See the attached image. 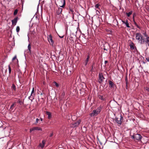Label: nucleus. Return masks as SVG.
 I'll return each mask as SVG.
<instances>
[{
  "instance_id": "obj_38",
  "label": "nucleus",
  "mask_w": 149,
  "mask_h": 149,
  "mask_svg": "<svg viewBox=\"0 0 149 149\" xmlns=\"http://www.w3.org/2000/svg\"><path fill=\"white\" fill-rule=\"evenodd\" d=\"M16 58V56H15L12 59V60H15Z\"/></svg>"
},
{
  "instance_id": "obj_1",
  "label": "nucleus",
  "mask_w": 149,
  "mask_h": 149,
  "mask_svg": "<svg viewBox=\"0 0 149 149\" xmlns=\"http://www.w3.org/2000/svg\"><path fill=\"white\" fill-rule=\"evenodd\" d=\"M102 108L103 106L100 105L96 109L93 110L91 113L90 114V116L92 117L97 116L100 113Z\"/></svg>"
},
{
  "instance_id": "obj_39",
  "label": "nucleus",
  "mask_w": 149,
  "mask_h": 149,
  "mask_svg": "<svg viewBox=\"0 0 149 149\" xmlns=\"http://www.w3.org/2000/svg\"><path fill=\"white\" fill-rule=\"evenodd\" d=\"M53 135V133H51V134H50V135H49V136H50V137H52Z\"/></svg>"
},
{
  "instance_id": "obj_29",
  "label": "nucleus",
  "mask_w": 149,
  "mask_h": 149,
  "mask_svg": "<svg viewBox=\"0 0 149 149\" xmlns=\"http://www.w3.org/2000/svg\"><path fill=\"white\" fill-rule=\"evenodd\" d=\"M17 12H18V10H15V11H14V12L13 13V14L14 15H16L17 13Z\"/></svg>"
},
{
  "instance_id": "obj_9",
  "label": "nucleus",
  "mask_w": 149,
  "mask_h": 149,
  "mask_svg": "<svg viewBox=\"0 0 149 149\" xmlns=\"http://www.w3.org/2000/svg\"><path fill=\"white\" fill-rule=\"evenodd\" d=\"M37 130L42 131V129L41 127H34L30 129V132H31L33 131Z\"/></svg>"
},
{
  "instance_id": "obj_47",
  "label": "nucleus",
  "mask_w": 149,
  "mask_h": 149,
  "mask_svg": "<svg viewBox=\"0 0 149 149\" xmlns=\"http://www.w3.org/2000/svg\"><path fill=\"white\" fill-rule=\"evenodd\" d=\"M148 146L149 147V144H148V145L147 146H146V148L147 146Z\"/></svg>"
},
{
  "instance_id": "obj_14",
  "label": "nucleus",
  "mask_w": 149,
  "mask_h": 149,
  "mask_svg": "<svg viewBox=\"0 0 149 149\" xmlns=\"http://www.w3.org/2000/svg\"><path fill=\"white\" fill-rule=\"evenodd\" d=\"M89 56H88L87 57L86 59V60L84 62V64L85 65V66L87 65L88 62V61L89 60Z\"/></svg>"
},
{
  "instance_id": "obj_20",
  "label": "nucleus",
  "mask_w": 149,
  "mask_h": 149,
  "mask_svg": "<svg viewBox=\"0 0 149 149\" xmlns=\"http://www.w3.org/2000/svg\"><path fill=\"white\" fill-rule=\"evenodd\" d=\"M39 123L40 124V119H38V118H37L36 119V121L34 123V124L35 125H37L38 123Z\"/></svg>"
},
{
  "instance_id": "obj_24",
  "label": "nucleus",
  "mask_w": 149,
  "mask_h": 149,
  "mask_svg": "<svg viewBox=\"0 0 149 149\" xmlns=\"http://www.w3.org/2000/svg\"><path fill=\"white\" fill-rule=\"evenodd\" d=\"M16 104V102H14L13 103V104L10 107V109H11V110H13V107L15 106V105Z\"/></svg>"
},
{
  "instance_id": "obj_26",
  "label": "nucleus",
  "mask_w": 149,
  "mask_h": 149,
  "mask_svg": "<svg viewBox=\"0 0 149 149\" xmlns=\"http://www.w3.org/2000/svg\"><path fill=\"white\" fill-rule=\"evenodd\" d=\"M53 84L54 85H55L58 88L59 87V84L56 82L54 81Z\"/></svg>"
},
{
  "instance_id": "obj_8",
  "label": "nucleus",
  "mask_w": 149,
  "mask_h": 149,
  "mask_svg": "<svg viewBox=\"0 0 149 149\" xmlns=\"http://www.w3.org/2000/svg\"><path fill=\"white\" fill-rule=\"evenodd\" d=\"M58 5L60 7L64 8L65 5V0H59Z\"/></svg>"
},
{
  "instance_id": "obj_40",
  "label": "nucleus",
  "mask_w": 149,
  "mask_h": 149,
  "mask_svg": "<svg viewBox=\"0 0 149 149\" xmlns=\"http://www.w3.org/2000/svg\"><path fill=\"white\" fill-rule=\"evenodd\" d=\"M146 90L149 92V88H146Z\"/></svg>"
},
{
  "instance_id": "obj_30",
  "label": "nucleus",
  "mask_w": 149,
  "mask_h": 149,
  "mask_svg": "<svg viewBox=\"0 0 149 149\" xmlns=\"http://www.w3.org/2000/svg\"><path fill=\"white\" fill-rule=\"evenodd\" d=\"M99 6H100V5L99 4H97L95 5V7L96 8L99 9Z\"/></svg>"
},
{
  "instance_id": "obj_28",
  "label": "nucleus",
  "mask_w": 149,
  "mask_h": 149,
  "mask_svg": "<svg viewBox=\"0 0 149 149\" xmlns=\"http://www.w3.org/2000/svg\"><path fill=\"white\" fill-rule=\"evenodd\" d=\"M16 30L17 32V33H18L19 31V30H20V28L19 26H17V27L16 29Z\"/></svg>"
},
{
  "instance_id": "obj_27",
  "label": "nucleus",
  "mask_w": 149,
  "mask_h": 149,
  "mask_svg": "<svg viewBox=\"0 0 149 149\" xmlns=\"http://www.w3.org/2000/svg\"><path fill=\"white\" fill-rule=\"evenodd\" d=\"M31 46L30 44H29L28 46V49L29 50V52H31Z\"/></svg>"
},
{
  "instance_id": "obj_10",
  "label": "nucleus",
  "mask_w": 149,
  "mask_h": 149,
  "mask_svg": "<svg viewBox=\"0 0 149 149\" xmlns=\"http://www.w3.org/2000/svg\"><path fill=\"white\" fill-rule=\"evenodd\" d=\"M48 39L50 45H53L54 42L52 40V37L51 35H49L48 37Z\"/></svg>"
},
{
  "instance_id": "obj_46",
  "label": "nucleus",
  "mask_w": 149,
  "mask_h": 149,
  "mask_svg": "<svg viewBox=\"0 0 149 149\" xmlns=\"http://www.w3.org/2000/svg\"><path fill=\"white\" fill-rule=\"evenodd\" d=\"M59 37L61 38H63V36H59Z\"/></svg>"
},
{
  "instance_id": "obj_5",
  "label": "nucleus",
  "mask_w": 149,
  "mask_h": 149,
  "mask_svg": "<svg viewBox=\"0 0 149 149\" xmlns=\"http://www.w3.org/2000/svg\"><path fill=\"white\" fill-rule=\"evenodd\" d=\"M123 119V117L121 116H120L119 117H116L115 118V121L118 124L120 125L122 123L121 120Z\"/></svg>"
},
{
  "instance_id": "obj_37",
  "label": "nucleus",
  "mask_w": 149,
  "mask_h": 149,
  "mask_svg": "<svg viewBox=\"0 0 149 149\" xmlns=\"http://www.w3.org/2000/svg\"><path fill=\"white\" fill-rule=\"evenodd\" d=\"M130 47L131 48H132V49H134V47L132 45H130Z\"/></svg>"
},
{
  "instance_id": "obj_44",
  "label": "nucleus",
  "mask_w": 149,
  "mask_h": 149,
  "mask_svg": "<svg viewBox=\"0 0 149 149\" xmlns=\"http://www.w3.org/2000/svg\"><path fill=\"white\" fill-rule=\"evenodd\" d=\"M146 59L148 61H149V58H146Z\"/></svg>"
},
{
  "instance_id": "obj_3",
  "label": "nucleus",
  "mask_w": 149,
  "mask_h": 149,
  "mask_svg": "<svg viewBox=\"0 0 149 149\" xmlns=\"http://www.w3.org/2000/svg\"><path fill=\"white\" fill-rule=\"evenodd\" d=\"M132 138L134 139L135 140L139 141L140 140L142 136L140 134H135L131 136Z\"/></svg>"
},
{
  "instance_id": "obj_34",
  "label": "nucleus",
  "mask_w": 149,
  "mask_h": 149,
  "mask_svg": "<svg viewBox=\"0 0 149 149\" xmlns=\"http://www.w3.org/2000/svg\"><path fill=\"white\" fill-rule=\"evenodd\" d=\"M65 95V93L64 91H63L61 94V96L62 97H63Z\"/></svg>"
},
{
  "instance_id": "obj_11",
  "label": "nucleus",
  "mask_w": 149,
  "mask_h": 149,
  "mask_svg": "<svg viewBox=\"0 0 149 149\" xmlns=\"http://www.w3.org/2000/svg\"><path fill=\"white\" fill-rule=\"evenodd\" d=\"M45 141L44 140H43L41 143H40L38 147H40L41 148H43L45 146Z\"/></svg>"
},
{
  "instance_id": "obj_17",
  "label": "nucleus",
  "mask_w": 149,
  "mask_h": 149,
  "mask_svg": "<svg viewBox=\"0 0 149 149\" xmlns=\"http://www.w3.org/2000/svg\"><path fill=\"white\" fill-rule=\"evenodd\" d=\"M35 95V94H33L32 95L31 94L30 96L28 98L31 100V102H32L33 100L34 99Z\"/></svg>"
},
{
  "instance_id": "obj_6",
  "label": "nucleus",
  "mask_w": 149,
  "mask_h": 149,
  "mask_svg": "<svg viewBox=\"0 0 149 149\" xmlns=\"http://www.w3.org/2000/svg\"><path fill=\"white\" fill-rule=\"evenodd\" d=\"M99 79L98 82L99 83H101L103 81L105 78H104L103 74L102 73H99Z\"/></svg>"
},
{
  "instance_id": "obj_23",
  "label": "nucleus",
  "mask_w": 149,
  "mask_h": 149,
  "mask_svg": "<svg viewBox=\"0 0 149 149\" xmlns=\"http://www.w3.org/2000/svg\"><path fill=\"white\" fill-rule=\"evenodd\" d=\"M132 13V11H131L128 13H127L126 14L128 17H129Z\"/></svg>"
},
{
  "instance_id": "obj_42",
  "label": "nucleus",
  "mask_w": 149,
  "mask_h": 149,
  "mask_svg": "<svg viewBox=\"0 0 149 149\" xmlns=\"http://www.w3.org/2000/svg\"><path fill=\"white\" fill-rule=\"evenodd\" d=\"M40 121L42 122V121H43V119L41 118H40Z\"/></svg>"
},
{
  "instance_id": "obj_7",
  "label": "nucleus",
  "mask_w": 149,
  "mask_h": 149,
  "mask_svg": "<svg viewBox=\"0 0 149 149\" xmlns=\"http://www.w3.org/2000/svg\"><path fill=\"white\" fill-rule=\"evenodd\" d=\"M81 120H78L76 121L75 122L72 123L71 124V126L72 127H77L78 126L79 124L81 122Z\"/></svg>"
},
{
  "instance_id": "obj_12",
  "label": "nucleus",
  "mask_w": 149,
  "mask_h": 149,
  "mask_svg": "<svg viewBox=\"0 0 149 149\" xmlns=\"http://www.w3.org/2000/svg\"><path fill=\"white\" fill-rule=\"evenodd\" d=\"M62 11V8H58L56 11V15H59L61 13Z\"/></svg>"
},
{
  "instance_id": "obj_35",
  "label": "nucleus",
  "mask_w": 149,
  "mask_h": 149,
  "mask_svg": "<svg viewBox=\"0 0 149 149\" xmlns=\"http://www.w3.org/2000/svg\"><path fill=\"white\" fill-rule=\"evenodd\" d=\"M134 17L133 16V19H134ZM133 21H134V25L136 26V25H137V24L136 23V22H135V21H134V19H133Z\"/></svg>"
},
{
  "instance_id": "obj_4",
  "label": "nucleus",
  "mask_w": 149,
  "mask_h": 149,
  "mask_svg": "<svg viewBox=\"0 0 149 149\" xmlns=\"http://www.w3.org/2000/svg\"><path fill=\"white\" fill-rule=\"evenodd\" d=\"M143 38L140 33H137L136 34V39L140 43H141V40L143 39Z\"/></svg>"
},
{
  "instance_id": "obj_41",
  "label": "nucleus",
  "mask_w": 149,
  "mask_h": 149,
  "mask_svg": "<svg viewBox=\"0 0 149 149\" xmlns=\"http://www.w3.org/2000/svg\"><path fill=\"white\" fill-rule=\"evenodd\" d=\"M138 28L140 29V27L137 24L136 26Z\"/></svg>"
},
{
  "instance_id": "obj_19",
  "label": "nucleus",
  "mask_w": 149,
  "mask_h": 149,
  "mask_svg": "<svg viewBox=\"0 0 149 149\" xmlns=\"http://www.w3.org/2000/svg\"><path fill=\"white\" fill-rule=\"evenodd\" d=\"M98 96L99 98L101 100L104 101L105 100V98L103 97L102 95H99Z\"/></svg>"
},
{
  "instance_id": "obj_13",
  "label": "nucleus",
  "mask_w": 149,
  "mask_h": 149,
  "mask_svg": "<svg viewBox=\"0 0 149 149\" xmlns=\"http://www.w3.org/2000/svg\"><path fill=\"white\" fill-rule=\"evenodd\" d=\"M18 17H17L13 19L12 20V24L13 25H16L17 22Z\"/></svg>"
},
{
  "instance_id": "obj_36",
  "label": "nucleus",
  "mask_w": 149,
  "mask_h": 149,
  "mask_svg": "<svg viewBox=\"0 0 149 149\" xmlns=\"http://www.w3.org/2000/svg\"><path fill=\"white\" fill-rule=\"evenodd\" d=\"M17 102L19 103L20 104H21L22 103V102L20 100H18L17 101Z\"/></svg>"
},
{
  "instance_id": "obj_32",
  "label": "nucleus",
  "mask_w": 149,
  "mask_h": 149,
  "mask_svg": "<svg viewBox=\"0 0 149 149\" xmlns=\"http://www.w3.org/2000/svg\"><path fill=\"white\" fill-rule=\"evenodd\" d=\"M8 70L9 74H10L11 71V68L9 65L8 66Z\"/></svg>"
},
{
  "instance_id": "obj_22",
  "label": "nucleus",
  "mask_w": 149,
  "mask_h": 149,
  "mask_svg": "<svg viewBox=\"0 0 149 149\" xmlns=\"http://www.w3.org/2000/svg\"><path fill=\"white\" fill-rule=\"evenodd\" d=\"M11 88L12 90L15 91L16 90V86L14 84H13L11 87Z\"/></svg>"
},
{
  "instance_id": "obj_25",
  "label": "nucleus",
  "mask_w": 149,
  "mask_h": 149,
  "mask_svg": "<svg viewBox=\"0 0 149 149\" xmlns=\"http://www.w3.org/2000/svg\"><path fill=\"white\" fill-rule=\"evenodd\" d=\"M69 13H71L73 16H74V10L70 8V11H69Z\"/></svg>"
},
{
  "instance_id": "obj_2",
  "label": "nucleus",
  "mask_w": 149,
  "mask_h": 149,
  "mask_svg": "<svg viewBox=\"0 0 149 149\" xmlns=\"http://www.w3.org/2000/svg\"><path fill=\"white\" fill-rule=\"evenodd\" d=\"M141 44H145L146 46H149V37L148 36H145V38H143L141 40Z\"/></svg>"
},
{
  "instance_id": "obj_21",
  "label": "nucleus",
  "mask_w": 149,
  "mask_h": 149,
  "mask_svg": "<svg viewBox=\"0 0 149 149\" xmlns=\"http://www.w3.org/2000/svg\"><path fill=\"white\" fill-rule=\"evenodd\" d=\"M95 67L93 66V65L91 66V69L90 70V72H91L92 73L93 72H94L95 71Z\"/></svg>"
},
{
  "instance_id": "obj_33",
  "label": "nucleus",
  "mask_w": 149,
  "mask_h": 149,
  "mask_svg": "<svg viewBox=\"0 0 149 149\" xmlns=\"http://www.w3.org/2000/svg\"><path fill=\"white\" fill-rule=\"evenodd\" d=\"M113 22H116V25H118V21H117V19L114 20H113Z\"/></svg>"
},
{
  "instance_id": "obj_18",
  "label": "nucleus",
  "mask_w": 149,
  "mask_h": 149,
  "mask_svg": "<svg viewBox=\"0 0 149 149\" xmlns=\"http://www.w3.org/2000/svg\"><path fill=\"white\" fill-rule=\"evenodd\" d=\"M46 114L48 116V118L49 119H50L51 118L52 116H51V113L48 111H46Z\"/></svg>"
},
{
  "instance_id": "obj_43",
  "label": "nucleus",
  "mask_w": 149,
  "mask_h": 149,
  "mask_svg": "<svg viewBox=\"0 0 149 149\" xmlns=\"http://www.w3.org/2000/svg\"><path fill=\"white\" fill-rule=\"evenodd\" d=\"M108 61H104V63L105 64H106L108 63Z\"/></svg>"
},
{
  "instance_id": "obj_45",
  "label": "nucleus",
  "mask_w": 149,
  "mask_h": 149,
  "mask_svg": "<svg viewBox=\"0 0 149 149\" xmlns=\"http://www.w3.org/2000/svg\"><path fill=\"white\" fill-rule=\"evenodd\" d=\"M144 36L145 37V36H147V35H146V33H144Z\"/></svg>"
},
{
  "instance_id": "obj_31",
  "label": "nucleus",
  "mask_w": 149,
  "mask_h": 149,
  "mask_svg": "<svg viewBox=\"0 0 149 149\" xmlns=\"http://www.w3.org/2000/svg\"><path fill=\"white\" fill-rule=\"evenodd\" d=\"M31 95H32L33 94H35L34 93V88H33L32 89V92H31Z\"/></svg>"
},
{
  "instance_id": "obj_15",
  "label": "nucleus",
  "mask_w": 149,
  "mask_h": 149,
  "mask_svg": "<svg viewBox=\"0 0 149 149\" xmlns=\"http://www.w3.org/2000/svg\"><path fill=\"white\" fill-rule=\"evenodd\" d=\"M122 22L123 24H125L126 26L128 28H130V27L129 26V24L128 23V21L127 20H126V21H124L123 20L122 21Z\"/></svg>"
},
{
  "instance_id": "obj_16",
  "label": "nucleus",
  "mask_w": 149,
  "mask_h": 149,
  "mask_svg": "<svg viewBox=\"0 0 149 149\" xmlns=\"http://www.w3.org/2000/svg\"><path fill=\"white\" fill-rule=\"evenodd\" d=\"M109 83L111 88H113L116 86L115 84L111 81H109Z\"/></svg>"
}]
</instances>
